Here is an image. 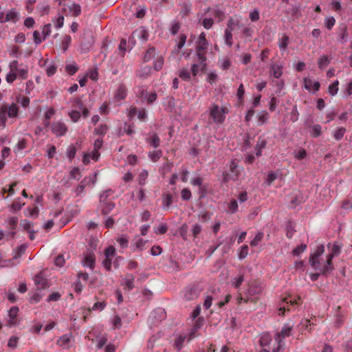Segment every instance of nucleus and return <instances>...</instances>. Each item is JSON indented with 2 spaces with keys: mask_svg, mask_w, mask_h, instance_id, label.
I'll use <instances>...</instances> for the list:
<instances>
[{
  "mask_svg": "<svg viewBox=\"0 0 352 352\" xmlns=\"http://www.w3.org/2000/svg\"><path fill=\"white\" fill-rule=\"evenodd\" d=\"M327 249L329 250V254H327V264H326V265H322V264L319 265L318 261L316 260L317 256L324 254V245H318L315 252L311 254L309 258V263L316 270L322 272V274L330 273L333 270L334 267L332 263V259L334 256H337L340 254L342 245L338 242H334L333 243H329L327 245Z\"/></svg>",
  "mask_w": 352,
  "mask_h": 352,
  "instance_id": "1",
  "label": "nucleus"
},
{
  "mask_svg": "<svg viewBox=\"0 0 352 352\" xmlns=\"http://www.w3.org/2000/svg\"><path fill=\"white\" fill-rule=\"evenodd\" d=\"M301 298L300 296L292 298L291 295L283 297L278 305V314L279 316H283L285 311H289L290 305H298Z\"/></svg>",
  "mask_w": 352,
  "mask_h": 352,
  "instance_id": "2",
  "label": "nucleus"
},
{
  "mask_svg": "<svg viewBox=\"0 0 352 352\" xmlns=\"http://www.w3.org/2000/svg\"><path fill=\"white\" fill-rule=\"evenodd\" d=\"M197 62L192 64L190 71L193 77L197 76L204 72L207 67L206 58L204 54L199 52L197 54Z\"/></svg>",
  "mask_w": 352,
  "mask_h": 352,
  "instance_id": "3",
  "label": "nucleus"
},
{
  "mask_svg": "<svg viewBox=\"0 0 352 352\" xmlns=\"http://www.w3.org/2000/svg\"><path fill=\"white\" fill-rule=\"evenodd\" d=\"M293 327L289 324H285L280 332H278L274 337L276 342L278 343V346L273 349V352H279L283 346L284 339L289 337L292 335Z\"/></svg>",
  "mask_w": 352,
  "mask_h": 352,
  "instance_id": "4",
  "label": "nucleus"
},
{
  "mask_svg": "<svg viewBox=\"0 0 352 352\" xmlns=\"http://www.w3.org/2000/svg\"><path fill=\"white\" fill-rule=\"evenodd\" d=\"M241 169L238 166L236 160H232L229 164V170L223 173V181L228 182L230 180L236 181L239 179Z\"/></svg>",
  "mask_w": 352,
  "mask_h": 352,
  "instance_id": "5",
  "label": "nucleus"
},
{
  "mask_svg": "<svg viewBox=\"0 0 352 352\" xmlns=\"http://www.w3.org/2000/svg\"><path fill=\"white\" fill-rule=\"evenodd\" d=\"M62 12L66 14L77 16L80 14L81 8L78 4L74 2H68L63 5Z\"/></svg>",
  "mask_w": 352,
  "mask_h": 352,
  "instance_id": "6",
  "label": "nucleus"
},
{
  "mask_svg": "<svg viewBox=\"0 0 352 352\" xmlns=\"http://www.w3.org/2000/svg\"><path fill=\"white\" fill-rule=\"evenodd\" d=\"M263 290L262 283L258 280H253L248 284L246 295L251 299L252 296L261 294Z\"/></svg>",
  "mask_w": 352,
  "mask_h": 352,
  "instance_id": "7",
  "label": "nucleus"
},
{
  "mask_svg": "<svg viewBox=\"0 0 352 352\" xmlns=\"http://www.w3.org/2000/svg\"><path fill=\"white\" fill-rule=\"evenodd\" d=\"M18 66H19L17 60H12L9 63V72L6 76V80L8 83L12 84L17 78Z\"/></svg>",
  "mask_w": 352,
  "mask_h": 352,
  "instance_id": "8",
  "label": "nucleus"
},
{
  "mask_svg": "<svg viewBox=\"0 0 352 352\" xmlns=\"http://www.w3.org/2000/svg\"><path fill=\"white\" fill-rule=\"evenodd\" d=\"M255 111H248L245 115V121L250 122L253 118L256 119L257 124H262L267 120V113L265 111H258L254 116Z\"/></svg>",
  "mask_w": 352,
  "mask_h": 352,
  "instance_id": "9",
  "label": "nucleus"
},
{
  "mask_svg": "<svg viewBox=\"0 0 352 352\" xmlns=\"http://www.w3.org/2000/svg\"><path fill=\"white\" fill-rule=\"evenodd\" d=\"M346 319V313L342 310L340 306L337 307L334 315V326L341 327Z\"/></svg>",
  "mask_w": 352,
  "mask_h": 352,
  "instance_id": "10",
  "label": "nucleus"
},
{
  "mask_svg": "<svg viewBox=\"0 0 352 352\" xmlns=\"http://www.w3.org/2000/svg\"><path fill=\"white\" fill-rule=\"evenodd\" d=\"M74 341L72 333H66L60 336L56 341V344L63 349H69L70 344Z\"/></svg>",
  "mask_w": 352,
  "mask_h": 352,
  "instance_id": "11",
  "label": "nucleus"
},
{
  "mask_svg": "<svg viewBox=\"0 0 352 352\" xmlns=\"http://www.w3.org/2000/svg\"><path fill=\"white\" fill-rule=\"evenodd\" d=\"M303 85L305 89L309 91L310 93L314 94L318 91L320 84L318 81L313 80L309 77H306L303 80Z\"/></svg>",
  "mask_w": 352,
  "mask_h": 352,
  "instance_id": "12",
  "label": "nucleus"
},
{
  "mask_svg": "<svg viewBox=\"0 0 352 352\" xmlns=\"http://www.w3.org/2000/svg\"><path fill=\"white\" fill-rule=\"evenodd\" d=\"M96 257L93 252H87L84 254V258L82 261V265L88 267L91 270L95 267Z\"/></svg>",
  "mask_w": 352,
  "mask_h": 352,
  "instance_id": "13",
  "label": "nucleus"
},
{
  "mask_svg": "<svg viewBox=\"0 0 352 352\" xmlns=\"http://www.w3.org/2000/svg\"><path fill=\"white\" fill-rule=\"evenodd\" d=\"M19 309L17 307H12L9 310L8 325L9 327L15 326L19 323L18 314Z\"/></svg>",
  "mask_w": 352,
  "mask_h": 352,
  "instance_id": "14",
  "label": "nucleus"
},
{
  "mask_svg": "<svg viewBox=\"0 0 352 352\" xmlns=\"http://www.w3.org/2000/svg\"><path fill=\"white\" fill-rule=\"evenodd\" d=\"M138 95L148 103L153 102L157 98V95L155 92L148 93L142 87L138 88Z\"/></svg>",
  "mask_w": 352,
  "mask_h": 352,
  "instance_id": "15",
  "label": "nucleus"
},
{
  "mask_svg": "<svg viewBox=\"0 0 352 352\" xmlns=\"http://www.w3.org/2000/svg\"><path fill=\"white\" fill-rule=\"evenodd\" d=\"M51 129L52 133L56 136H63L66 133L67 131L65 124L60 122L54 123L51 126Z\"/></svg>",
  "mask_w": 352,
  "mask_h": 352,
  "instance_id": "16",
  "label": "nucleus"
},
{
  "mask_svg": "<svg viewBox=\"0 0 352 352\" xmlns=\"http://www.w3.org/2000/svg\"><path fill=\"white\" fill-rule=\"evenodd\" d=\"M99 151L93 150L91 153H85L83 154L82 162L85 164H88L90 163L91 160L96 162L98 160L100 157Z\"/></svg>",
  "mask_w": 352,
  "mask_h": 352,
  "instance_id": "17",
  "label": "nucleus"
},
{
  "mask_svg": "<svg viewBox=\"0 0 352 352\" xmlns=\"http://www.w3.org/2000/svg\"><path fill=\"white\" fill-rule=\"evenodd\" d=\"M126 96V88L124 85H120L116 89L114 98L117 101H120L125 98Z\"/></svg>",
  "mask_w": 352,
  "mask_h": 352,
  "instance_id": "18",
  "label": "nucleus"
},
{
  "mask_svg": "<svg viewBox=\"0 0 352 352\" xmlns=\"http://www.w3.org/2000/svg\"><path fill=\"white\" fill-rule=\"evenodd\" d=\"M134 279L135 277L132 274H129L126 276L125 278H123L122 285H124V289L127 290H131L134 287Z\"/></svg>",
  "mask_w": 352,
  "mask_h": 352,
  "instance_id": "19",
  "label": "nucleus"
},
{
  "mask_svg": "<svg viewBox=\"0 0 352 352\" xmlns=\"http://www.w3.org/2000/svg\"><path fill=\"white\" fill-rule=\"evenodd\" d=\"M133 37H137L142 42H144V41H146L148 39V34L147 31L144 28H140L136 30L133 33Z\"/></svg>",
  "mask_w": 352,
  "mask_h": 352,
  "instance_id": "20",
  "label": "nucleus"
},
{
  "mask_svg": "<svg viewBox=\"0 0 352 352\" xmlns=\"http://www.w3.org/2000/svg\"><path fill=\"white\" fill-rule=\"evenodd\" d=\"M146 142L153 147L157 148L160 146V140L156 133H151L148 134Z\"/></svg>",
  "mask_w": 352,
  "mask_h": 352,
  "instance_id": "21",
  "label": "nucleus"
},
{
  "mask_svg": "<svg viewBox=\"0 0 352 352\" xmlns=\"http://www.w3.org/2000/svg\"><path fill=\"white\" fill-rule=\"evenodd\" d=\"M225 111H210V117L215 123H222L225 120Z\"/></svg>",
  "mask_w": 352,
  "mask_h": 352,
  "instance_id": "22",
  "label": "nucleus"
},
{
  "mask_svg": "<svg viewBox=\"0 0 352 352\" xmlns=\"http://www.w3.org/2000/svg\"><path fill=\"white\" fill-rule=\"evenodd\" d=\"M34 280L38 289H44L47 285V280L41 274L36 275Z\"/></svg>",
  "mask_w": 352,
  "mask_h": 352,
  "instance_id": "23",
  "label": "nucleus"
},
{
  "mask_svg": "<svg viewBox=\"0 0 352 352\" xmlns=\"http://www.w3.org/2000/svg\"><path fill=\"white\" fill-rule=\"evenodd\" d=\"M341 94L343 98H348L352 95V80L342 86Z\"/></svg>",
  "mask_w": 352,
  "mask_h": 352,
  "instance_id": "24",
  "label": "nucleus"
},
{
  "mask_svg": "<svg viewBox=\"0 0 352 352\" xmlns=\"http://www.w3.org/2000/svg\"><path fill=\"white\" fill-rule=\"evenodd\" d=\"M272 342V336L269 333H264L261 335L259 344L262 347L269 346Z\"/></svg>",
  "mask_w": 352,
  "mask_h": 352,
  "instance_id": "25",
  "label": "nucleus"
},
{
  "mask_svg": "<svg viewBox=\"0 0 352 352\" xmlns=\"http://www.w3.org/2000/svg\"><path fill=\"white\" fill-rule=\"evenodd\" d=\"M244 281V274H239L231 280V285L234 288H239Z\"/></svg>",
  "mask_w": 352,
  "mask_h": 352,
  "instance_id": "26",
  "label": "nucleus"
},
{
  "mask_svg": "<svg viewBox=\"0 0 352 352\" xmlns=\"http://www.w3.org/2000/svg\"><path fill=\"white\" fill-rule=\"evenodd\" d=\"M339 80H336L332 83H331L328 87V93L331 96H335L339 90Z\"/></svg>",
  "mask_w": 352,
  "mask_h": 352,
  "instance_id": "27",
  "label": "nucleus"
},
{
  "mask_svg": "<svg viewBox=\"0 0 352 352\" xmlns=\"http://www.w3.org/2000/svg\"><path fill=\"white\" fill-rule=\"evenodd\" d=\"M39 210L37 206H29L25 210V216L36 218L38 215Z\"/></svg>",
  "mask_w": 352,
  "mask_h": 352,
  "instance_id": "28",
  "label": "nucleus"
},
{
  "mask_svg": "<svg viewBox=\"0 0 352 352\" xmlns=\"http://www.w3.org/2000/svg\"><path fill=\"white\" fill-rule=\"evenodd\" d=\"M208 42L206 39V35L204 33L200 34L199 36V41L197 43V50L199 51L205 50L207 47Z\"/></svg>",
  "mask_w": 352,
  "mask_h": 352,
  "instance_id": "29",
  "label": "nucleus"
},
{
  "mask_svg": "<svg viewBox=\"0 0 352 352\" xmlns=\"http://www.w3.org/2000/svg\"><path fill=\"white\" fill-rule=\"evenodd\" d=\"M173 202V196L170 193L162 195V205L164 208L168 209Z\"/></svg>",
  "mask_w": 352,
  "mask_h": 352,
  "instance_id": "30",
  "label": "nucleus"
},
{
  "mask_svg": "<svg viewBox=\"0 0 352 352\" xmlns=\"http://www.w3.org/2000/svg\"><path fill=\"white\" fill-rule=\"evenodd\" d=\"M309 133L314 138L320 136L322 133V127L319 124H315L309 127Z\"/></svg>",
  "mask_w": 352,
  "mask_h": 352,
  "instance_id": "31",
  "label": "nucleus"
},
{
  "mask_svg": "<svg viewBox=\"0 0 352 352\" xmlns=\"http://www.w3.org/2000/svg\"><path fill=\"white\" fill-rule=\"evenodd\" d=\"M271 71L276 78H279L283 74L282 66L279 65H273L271 67Z\"/></svg>",
  "mask_w": 352,
  "mask_h": 352,
  "instance_id": "32",
  "label": "nucleus"
},
{
  "mask_svg": "<svg viewBox=\"0 0 352 352\" xmlns=\"http://www.w3.org/2000/svg\"><path fill=\"white\" fill-rule=\"evenodd\" d=\"M50 7L47 3H41L38 6L37 11L41 16L47 15L50 13Z\"/></svg>",
  "mask_w": 352,
  "mask_h": 352,
  "instance_id": "33",
  "label": "nucleus"
},
{
  "mask_svg": "<svg viewBox=\"0 0 352 352\" xmlns=\"http://www.w3.org/2000/svg\"><path fill=\"white\" fill-rule=\"evenodd\" d=\"M19 19V13L15 10H10L6 14L7 21L16 22Z\"/></svg>",
  "mask_w": 352,
  "mask_h": 352,
  "instance_id": "34",
  "label": "nucleus"
},
{
  "mask_svg": "<svg viewBox=\"0 0 352 352\" xmlns=\"http://www.w3.org/2000/svg\"><path fill=\"white\" fill-rule=\"evenodd\" d=\"M116 241L120 245V247L122 249L126 248L129 245V239L124 235L118 236L116 239Z\"/></svg>",
  "mask_w": 352,
  "mask_h": 352,
  "instance_id": "35",
  "label": "nucleus"
},
{
  "mask_svg": "<svg viewBox=\"0 0 352 352\" xmlns=\"http://www.w3.org/2000/svg\"><path fill=\"white\" fill-rule=\"evenodd\" d=\"M162 155V152L161 150H156L148 153V157L153 162L158 161Z\"/></svg>",
  "mask_w": 352,
  "mask_h": 352,
  "instance_id": "36",
  "label": "nucleus"
},
{
  "mask_svg": "<svg viewBox=\"0 0 352 352\" xmlns=\"http://www.w3.org/2000/svg\"><path fill=\"white\" fill-rule=\"evenodd\" d=\"M289 37L286 35H283L278 42V46L281 51L284 52L287 50L288 45Z\"/></svg>",
  "mask_w": 352,
  "mask_h": 352,
  "instance_id": "37",
  "label": "nucleus"
},
{
  "mask_svg": "<svg viewBox=\"0 0 352 352\" xmlns=\"http://www.w3.org/2000/svg\"><path fill=\"white\" fill-rule=\"evenodd\" d=\"M148 177V173L146 170H142L138 175V183L141 186L146 184V179Z\"/></svg>",
  "mask_w": 352,
  "mask_h": 352,
  "instance_id": "38",
  "label": "nucleus"
},
{
  "mask_svg": "<svg viewBox=\"0 0 352 352\" xmlns=\"http://www.w3.org/2000/svg\"><path fill=\"white\" fill-rule=\"evenodd\" d=\"M329 63V59L327 56H322L319 58L318 64L320 69H323L327 67Z\"/></svg>",
  "mask_w": 352,
  "mask_h": 352,
  "instance_id": "39",
  "label": "nucleus"
},
{
  "mask_svg": "<svg viewBox=\"0 0 352 352\" xmlns=\"http://www.w3.org/2000/svg\"><path fill=\"white\" fill-rule=\"evenodd\" d=\"M346 133V129L344 127H339L338 129H336L334 132H333V138L336 140H341L344 133Z\"/></svg>",
  "mask_w": 352,
  "mask_h": 352,
  "instance_id": "40",
  "label": "nucleus"
},
{
  "mask_svg": "<svg viewBox=\"0 0 352 352\" xmlns=\"http://www.w3.org/2000/svg\"><path fill=\"white\" fill-rule=\"evenodd\" d=\"M264 234L262 232H258L254 238L250 241V245L252 247L256 246L263 240Z\"/></svg>",
  "mask_w": 352,
  "mask_h": 352,
  "instance_id": "41",
  "label": "nucleus"
},
{
  "mask_svg": "<svg viewBox=\"0 0 352 352\" xmlns=\"http://www.w3.org/2000/svg\"><path fill=\"white\" fill-rule=\"evenodd\" d=\"M191 74H192L191 72H189L188 71V69H186V68L181 69L180 71L179 72V74H178L179 76L182 79H183L184 80H187V81L190 80V75Z\"/></svg>",
  "mask_w": 352,
  "mask_h": 352,
  "instance_id": "42",
  "label": "nucleus"
},
{
  "mask_svg": "<svg viewBox=\"0 0 352 352\" xmlns=\"http://www.w3.org/2000/svg\"><path fill=\"white\" fill-rule=\"evenodd\" d=\"M137 116L140 121H144L147 116L146 111H129V117Z\"/></svg>",
  "mask_w": 352,
  "mask_h": 352,
  "instance_id": "43",
  "label": "nucleus"
},
{
  "mask_svg": "<svg viewBox=\"0 0 352 352\" xmlns=\"http://www.w3.org/2000/svg\"><path fill=\"white\" fill-rule=\"evenodd\" d=\"M55 27L57 29L61 28L64 25V16L61 14H58L57 17L52 20Z\"/></svg>",
  "mask_w": 352,
  "mask_h": 352,
  "instance_id": "44",
  "label": "nucleus"
},
{
  "mask_svg": "<svg viewBox=\"0 0 352 352\" xmlns=\"http://www.w3.org/2000/svg\"><path fill=\"white\" fill-rule=\"evenodd\" d=\"M231 62L228 58H223L219 60V67L222 69H227L230 67Z\"/></svg>",
  "mask_w": 352,
  "mask_h": 352,
  "instance_id": "45",
  "label": "nucleus"
},
{
  "mask_svg": "<svg viewBox=\"0 0 352 352\" xmlns=\"http://www.w3.org/2000/svg\"><path fill=\"white\" fill-rule=\"evenodd\" d=\"M17 185V182H12L8 187V188L7 189L6 188H3L1 190V192H2V195H3V197H4V194L6 192H8V195H13L14 194V188Z\"/></svg>",
  "mask_w": 352,
  "mask_h": 352,
  "instance_id": "46",
  "label": "nucleus"
},
{
  "mask_svg": "<svg viewBox=\"0 0 352 352\" xmlns=\"http://www.w3.org/2000/svg\"><path fill=\"white\" fill-rule=\"evenodd\" d=\"M181 197L184 201H189L192 197L191 191L188 188L182 189L181 191Z\"/></svg>",
  "mask_w": 352,
  "mask_h": 352,
  "instance_id": "47",
  "label": "nucleus"
},
{
  "mask_svg": "<svg viewBox=\"0 0 352 352\" xmlns=\"http://www.w3.org/2000/svg\"><path fill=\"white\" fill-rule=\"evenodd\" d=\"M228 212L230 213H235L238 210V204L237 201L235 199H232L230 204L228 206Z\"/></svg>",
  "mask_w": 352,
  "mask_h": 352,
  "instance_id": "48",
  "label": "nucleus"
},
{
  "mask_svg": "<svg viewBox=\"0 0 352 352\" xmlns=\"http://www.w3.org/2000/svg\"><path fill=\"white\" fill-rule=\"evenodd\" d=\"M28 69L27 67H20L18 66V74L17 77L22 79H26L28 78Z\"/></svg>",
  "mask_w": 352,
  "mask_h": 352,
  "instance_id": "49",
  "label": "nucleus"
},
{
  "mask_svg": "<svg viewBox=\"0 0 352 352\" xmlns=\"http://www.w3.org/2000/svg\"><path fill=\"white\" fill-rule=\"evenodd\" d=\"M72 42V38L69 36L66 35L64 36L62 44H61V48L63 52H65L69 46L70 45V43Z\"/></svg>",
  "mask_w": 352,
  "mask_h": 352,
  "instance_id": "50",
  "label": "nucleus"
},
{
  "mask_svg": "<svg viewBox=\"0 0 352 352\" xmlns=\"http://www.w3.org/2000/svg\"><path fill=\"white\" fill-rule=\"evenodd\" d=\"M76 153V148L75 147V146L73 144L69 145L67 150V155L68 158L70 160H72L74 158Z\"/></svg>",
  "mask_w": 352,
  "mask_h": 352,
  "instance_id": "51",
  "label": "nucleus"
},
{
  "mask_svg": "<svg viewBox=\"0 0 352 352\" xmlns=\"http://www.w3.org/2000/svg\"><path fill=\"white\" fill-rule=\"evenodd\" d=\"M185 340H186V336H178L176 338L175 343H174L175 348H176L177 350L181 349Z\"/></svg>",
  "mask_w": 352,
  "mask_h": 352,
  "instance_id": "52",
  "label": "nucleus"
},
{
  "mask_svg": "<svg viewBox=\"0 0 352 352\" xmlns=\"http://www.w3.org/2000/svg\"><path fill=\"white\" fill-rule=\"evenodd\" d=\"M249 248L247 245L241 247L239 252V257L240 259L245 258L248 254Z\"/></svg>",
  "mask_w": 352,
  "mask_h": 352,
  "instance_id": "53",
  "label": "nucleus"
},
{
  "mask_svg": "<svg viewBox=\"0 0 352 352\" xmlns=\"http://www.w3.org/2000/svg\"><path fill=\"white\" fill-rule=\"evenodd\" d=\"M114 206V204L111 202L106 203L102 208V213L103 214H109L113 209Z\"/></svg>",
  "mask_w": 352,
  "mask_h": 352,
  "instance_id": "54",
  "label": "nucleus"
},
{
  "mask_svg": "<svg viewBox=\"0 0 352 352\" xmlns=\"http://www.w3.org/2000/svg\"><path fill=\"white\" fill-rule=\"evenodd\" d=\"M307 248V245L305 244H300L294 248L292 251V254L294 256H299L301 253H302Z\"/></svg>",
  "mask_w": 352,
  "mask_h": 352,
  "instance_id": "55",
  "label": "nucleus"
},
{
  "mask_svg": "<svg viewBox=\"0 0 352 352\" xmlns=\"http://www.w3.org/2000/svg\"><path fill=\"white\" fill-rule=\"evenodd\" d=\"M307 156V152L304 148H300L298 151L294 152V157L296 160H303Z\"/></svg>",
  "mask_w": 352,
  "mask_h": 352,
  "instance_id": "56",
  "label": "nucleus"
},
{
  "mask_svg": "<svg viewBox=\"0 0 352 352\" xmlns=\"http://www.w3.org/2000/svg\"><path fill=\"white\" fill-rule=\"evenodd\" d=\"M204 179L200 176L194 177L190 180V184L192 186L201 187V186L203 184Z\"/></svg>",
  "mask_w": 352,
  "mask_h": 352,
  "instance_id": "57",
  "label": "nucleus"
},
{
  "mask_svg": "<svg viewBox=\"0 0 352 352\" xmlns=\"http://www.w3.org/2000/svg\"><path fill=\"white\" fill-rule=\"evenodd\" d=\"M19 340V337L12 336L8 340V346L10 348L15 349L17 346Z\"/></svg>",
  "mask_w": 352,
  "mask_h": 352,
  "instance_id": "58",
  "label": "nucleus"
},
{
  "mask_svg": "<svg viewBox=\"0 0 352 352\" xmlns=\"http://www.w3.org/2000/svg\"><path fill=\"white\" fill-rule=\"evenodd\" d=\"M335 23L336 20L333 16L327 17L324 20L325 27L329 30H331L333 28Z\"/></svg>",
  "mask_w": 352,
  "mask_h": 352,
  "instance_id": "59",
  "label": "nucleus"
},
{
  "mask_svg": "<svg viewBox=\"0 0 352 352\" xmlns=\"http://www.w3.org/2000/svg\"><path fill=\"white\" fill-rule=\"evenodd\" d=\"M106 305L107 304L104 301L97 302L93 305L91 310L102 311L105 308Z\"/></svg>",
  "mask_w": 352,
  "mask_h": 352,
  "instance_id": "60",
  "label": "nucleus"
},
{
  "mask_svg": "<svg viewBox=\"0 0 352 352\" xmlns=\"http://www.w3.org/2000/svg\"><path fill=\"white\" fill-rule=\"evenodd\" d=\"M249 17L252 22L258 21L260 18L259 12L257 9H254L251 11L249 14Z\"/></svg>",
  "mask_w": 352,
  "mask_h": 352,
  "instance_id": "61",
  "label": "nucleus"
},
{
  "mask_svg": "<svg viewBox=\"0 0 352 352\" xmlns=\"http://www.w3.org/2000/svg\"><path fill=\"white\" fill-rule=\"evenodd\" d=\"M276 177L277 175L274 172H269L266 178V183L267 184V185L270 186L272 184V182L276 179Z\"/></svg>",
  "mask_w": 352,
  "mask_h": 352,
  "instance_id": "62",
  "label": "nucleus"
},
{
  "mask_svg": "<svg viewBox=\"0 0 352 352\" xmlns=\"http://www.w3.org/2000/svg\"><path fill=\"white\" fill-rule=\"evenodd\" d=\"M24 205V203L21 204V202L16 201L11 204L10 210L11 212L20 210Z\"/></svg>",
  "mask_w": 352,
  "mask_h": 352,
  "instance_id": "63",
  "label": "nucleus"
},
{
  "mask_svg": "<svg viewBox=\"0 0 352 352\" xmlns=\"http://www.w3.org/2000/svg\"><path fill=\"white\" fill-rule=\"evenodd\" d=\"M168 230V227L166 223H161L158 228L155 230L157 234H164Z\"/></svg>",
  "mask_w": 352,
  "mask_h": 352,
  "instance_id": "64",
  "label": "nucleus"
}]
</instances>
